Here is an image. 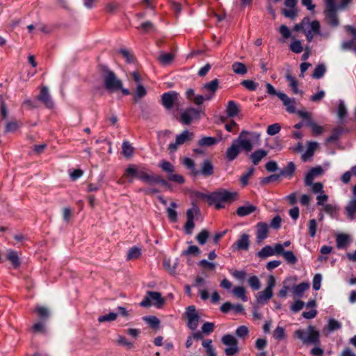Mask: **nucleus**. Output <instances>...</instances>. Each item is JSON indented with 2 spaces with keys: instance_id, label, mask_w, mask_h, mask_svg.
<instances>
[{
  "instance_id": "obj_54",
  "label": "nucleus",
  "mask_w": 356,
  "mask_h": 356,
  "mask_svg": "<svg viewBox=\"0 0 356 356\" xmlns=\"http://www.w3.org/2000/svg\"><path fill=\"white\" fill-rule=\"evenodd\" d=\"M347 109L343 101L340 100L339 103L337 115L340 119H342L346 116Z\"/></svg>"
},
{
  "instance_id": "obj_28",
  "label": "nucleus",
  "mask_w": 356,
  "mask_h": 356,
  "mask_svg": "<svg viewBox=\"0 0 356 356\" xmlns=\"http://www.w3.org/2000/svg\"><path fill=\"white\" fill-rule=\"evenodd\" d=\"M147 95V90L142 84L137 85L136 90L133 94V99L135 103H138L139 100Z\"/></svg>"
},
{
  "instance_id": "obj_55",
  "label": "nucleus",
  "mask_w": 356,
  "mask_h": 356,
  "mask_svg": "<svg viewBox=\"0 0 356 356\" xmlns=\"http://www.w3.org/2000/svg\"><path fill=\"white\" fill-rule=\"evenodd\" d=\"M142 319L149 327L156 329V316H145Z\"/></svg>"
},
{
  "instance_id": "obj_15",
  "label": "nucleus",
  "mask_w": 356,
  "mask_h": 356,
  "mask_svg": "<svg viewBox=\"0 0 356 356\" xmlns=\"http://www.w3.org/2000/svg\"><path fill=\"white\" fill-rule=\"evenodd\" d=\"M256 228L257 241L258 243H261L265 238H267L269 227L266 223L260 222L257 224Z\"/></svg>"
},
{
  "instance_id": "obj_38",
  "label": "nucleus",
  "mask_w": 356,
  "mask_h": 356,
  "mask_svg": "<svg viewBox=\"0 0 356 356\" xmlns=\"http://www.w3.org/2000/svg\"><path fill=\"white\" fill-rule=\"evenodd\" d=\"M7 259L9 260L15 268L20 266V261L17 252L10 251L7 254Z\"/></svg>"
},
{
  "instance_id": "obj_36",
  "label": "nucleus",
  "mask_w": 356,
  "mask_h": 356,
  "mask_svg": "<svg viewBox=\"0 0 356 356\" xmlns=\"http://www.w3.org/2000/svg\"><path fill=\"white\" fill-rule=\"evenodd\" d=\"M322 210L331 217L334 218L337 213L339 208L335 204H326L322 207Z\"/></svg>"
},
{
  "instance_id": "obj_19",
  "label": "nucleus",
  "mask_w": 356,
  "mask_h": 356,
  "mask_svg": "<svg viewBox=\"0 0 356 356\" xmlns=\"http://www.w3.org/2000/svg\"><path fill=\"white\" fill-rule=\"evenodd\" d=\"M241 148L238 146V144L233 140L231 146L227 149L226 152V157L229 161H232L234 160L239 154L241 152Z\"/></svg>"
},
{
  "instance_id": "obj_47",
  "label": "nucleus",
  "mask_w": 356,
  "mask_h": 356,
  "mask_svg": "<svg viewBox=\"0 0 356 356\" xmlns=\"http://www.w3.org/2000/svg\"><path fill=\"white\" fill-rule=\"evenodd\" d=\"M295 170V164L293 162H289L288 165L281 171L280 176H291Z\"/></svg>"
},
{
  "instance_id": "obj_13",
  "label": "nucleus",
  "mask_w": 356,
  "mask_h": 356,
  "mask_svg": "<svg viewBox=\"0 0 356 356\" xmlns=\"http://www.w3.org/2000/svg\"><path fill=\"white\" fill-rule=\"evenodd\" d=\"M277 97L282 102L288 113H294L296 112L295 99L290 98L285 93L282 92H279Z\"/></svg>"
},
{
  "instance_id": "obj_7",
  "label": "nucleus",
  "mask_w": 356,
  "mask_h": 356,
  "mask_svg": "<svg viewBox=\"0 0 356 356\" xmlns=\"http://www.w3.org/2000/svg\"><path fill=\"white\" fill-rule=\"evenodd\" d=\"M160 167L162 170L167 174L166 177L168 180L180 184L184 183L185 180L183 176L173 173L175 171V167L169 161L165 160L161 161L160 163Z\"/></svg>"
},
{
  "instance_id": "obj_25",
  "label": "nucleus",
  "mask_w": 356,
  "mask_h": 356,
  "mask_svg": "<svg viewBox=\"0 0 356 356\" xmlns=\"http://www.w3.org/2000/svg\"><path fill=\"white\" fill-rule=\"evenodd\" d=\"M318 143L316 142L309 141L307 143V151L302 155V159L304 161H307L309 158H311L313 154L315 149L317 147Z\"/></svg>"
},
{
  "instance_id": "obj_42",
  "label": "nucleus",
  "mask_w": 356,
  "mask_h": 356,
  "mask_svg": "<svg viewBox=\"0 0 356 356\" xmlns=\"http://www.w3.org/2000/svg\"><path fill=\"white\" fill-rule=\"evenodd\" d=\"M218 140L214 137L206 136L203 137L198 141V145L202 147L211 146L216 144Z\"/></svg>"
},
{
  "instance_id": "obj_49",
  "label": "nucleus",
  "mask_w": 356,
  "mask_h": 356,
  "mask_svg": "<svg viewBox=\"0 0 356 356\" xmlns=\"http://www.w3.org/2000/svg\"><path fill=\"white\" fill-rule=\"evenodd\" d=\"M222 342L225 345L228 346L237 345V340L236 339V338L234 336H232L231 334H226V335L223 336L222 338Z\"/></svg>"
},
{
  "instance_id": "obj_22",
  "label": "nucleus",
  "mask_w": 356,
  "mask_h": 356,
  "mask_svg": "<svg viewBox=\"0 0 356 356\" xmlns=\"http://www.w3.org/2000/svg\"><path fill=\"white\" fill-rule=\"evenodd\" d=\"M156 301V291H147L143 300L140 302V306L143 307H149Z\"/></svg>"
},
{
  "instance_id": "obj_35",
  "label": "nucleus",
  "mask_w": 356,
  "mask_h": 356,
  "mask_svg": "<svg viewBox=\"0 0 356 356\" xmlns=\"http://www.w3.org/2000/svg\"><path fill=\"white\" fill-rule=\"evenodd\" d=\"M286 79L289 83V86L291 88L294 94H302L298 88V82L289 73L286 75Z\"/></svg>"
},
{
  "instance_id": "obj_16",
  "label": "nucleus",
  "mask_w": 356,
  "mask_h": 356,
  "mask_svg": "<svg viewBox=\"0 0 356 356\" xmlns=\"http://www.w3.org/2000/svg\"><path fill=\"white\" fill-rule=\"evenodd\" d=\"M250 246V236L247 234H243L236 242L233 245L234 250H248Z\"/></svg>"
},
{
  "instance_id": "obj_9",
  "label": "nucleus",
  "mask_w": 356,
  "mask_h": 356,
  "mask_svg": "<svg viewBox=\"0 0 356 356\" xmlns=\"http://www.w3.org/2000/svg\"><path fill=\"white\" fill-rule=\"evenodd\" d=\"M186 318H187V325L192 330H195L198 326L200 316L194 306H189L187 307L185 312Z\"/></svg>"
},
{
  "instance_id": "obj_63",
  "label": "nucleus",
  "mask_w": 356,
  "mask_h": 356,
  "mask_svg": "<svg viewBox=\"0 0 356 356\" xmlns=\"http://www.w3.org/2000/svg\"><path fill=\"white\" fill-rule=\"evenodd\" d=\"M254 170V169L253 168H251L241 176V182L243 186L248 184V179L253 175Z\"/></svg>"
},
{
  "instance_id": "obj_31",
  "label": "nucleus",
  "mask_w": 356,
  "mask_h": 356,
  "mask_svg": "<svg viewBox=\"0 0 356 356\" xmlns=\"http://www.w3.org/2000/svg\"><path fill=\"white\" fill-rule=\"evenodd\" d=\"M309 287V284L306 282L300 283L298 285H296L293 289V294L297 297H301L304 292L307 291Z\"/></svg>"
},
{
  "instance_id": "obj_45",
  "label": "nucleus",
  "mask_w": 356,
  "mask_h": 356,
  "mask_svg": "<svg viewBox=\"0 0 356 356\" xmlns=\"http://www.w3.org/2000/svg\"><path fill=\"white\" fill-rule=\"evenodd\" d=\"M122 154L125 157H130L133 155L134 148L128 141L123 142L122 145Z\"/></svg>"
},
{
  "instance_id": "obj_43",
  "label": "nucleus",
  "mask_w": 356,
  "mask_h": 356,
  "mask_svg": "<svg viewBox=\"0 0 356 356\" xmlns=\"http://www.w3.org/2000/svg\"><path fill=\"white\" fill-rule=\"evenodd\" d=\"M36 312L40 319L42 321H46L49 317V312L47 308L42 306H38L36 307Z\"/></svg>"
},
{
  "instance_id": "obj_1",
  "label": "nucleus",
  "mask_w": 356,
  "mask_h": 356,
  "mask_svg": "<svg viewBox=\"0 0 356 356\" xmlns=\"http://www.w3.org/2000/svg\"><path fill=\"white\" fill-rule=\"evenodd\" d=\"M260 136L261 134L257 132L243 130L234 140L242 150L248 153L252 150L254 145L260 144Z\"/></svg>"
},
{
  "instance_id": "obj_6",
  "label": "nucleus",
  "mask_w": 356,
  "mask_h": 356,
  "mask_svg": "<svg viewBox=\"0 0 356 356\" xmlns=\"http://www.w3.org/2000/svg\"><path fill=\"white\" fill-rule=\"evenodd\" d=\"M237 195L236 193H230L226 190H220L211 194L200 193L198 197L205 199L209 205L216 201L229 202L234 200Z\"/></svg>"
},
{
  "instance_id": "obj_30",
  "label": "nucleus",
  "mask_w": 356,
  "mask_h": 356,
  "mask_svg": "<svg viewBox=\"0 0 356 356\" xmlns=\"http://www.w3.org/2000/svg\"><path fill=\"white\" fill-rule=\"evenodd\" d=\"M232 69L236 74L244 75L248 72V69L245 65L241 62L234 63L232 65Z\"/></svg>"
},
{
  "instance_id": "obj_61",
  "label": "nucleus",
  "mask_w": 356,
  "mask_h": 356,
  "mask_svg": "<svg viewBox=\"0 0 356 356\" xmlns=\"http://www.w3.org/2000/svg\"><path fill=\"white\" fill-rule=\"evenodd\" d=\"M341 325L339 322L335 319H330L327 324V329L330 332H333L336 330L341 328Z\"/></svg>"
},
{
  "instance_id": "obj_33",
  "label": "nucleus",
  "mask_w": 356,
  "mask_h": 356,
  "mask_svg": "<svg viewBox=\"0 0 356 356\" xmlns=\"http://www.w3.org/2000/svg\"><path fill=\"white\" fill-rule=\"evenodd\" d=\"M267 155V152L264 149H259L254 152L251 155L252 161L257 165L260 161Z\"/></svg>"
},
{
  "instance_id": "obj_17",
  "label": "nucleus",
  "mask_w": 356,
  "mask_h": 356,
  "mask_svg": "<svg viewBox=\"0 0 356 356\" xmlns=\"http://www.w3.org/2000/svg\"><path fill=\"white\" fill-rule=\"evenodd\" d=\"M323 170L322 167L317 166L312 168L306 175L305 177V186H309V184H312V181L314 179L323 174Z\"/></svg>"
},
{
  "instance_id": "obj_59",
  "label": "nucleus",
  "mask_w": 356,
  "mask_h": 356,
  "mask_svg": "<svg viewBox=\"0 0 356 356\" xmlns=\"http://www.w3.org/2000/svg\"><path fill=\"white\" fill-rule=\"evenodd\" d=\"M290 49L296 54H299L302 51L303 48L302 47L301 42L299 40L293 41L290 45Z\"/></svg>"
},
{
  "instance_id": "obj_58",
  "label": "nucleus",
  "mask_w": 356,
  "mask_h": 356,
  "mask_svg": "<svg viewBox=\"0 0 356 356\" xmlns=\"http://www.w3.org/2000/svg\"><path fill=\"white\" fill-rule=\"evenodd\" d=\"M281 127L279 124L275 123L270 124L267 128V134L270 136H274L280 132Z\"/></svg>"
},
{
  "instance_id": "obj_51",
  "label": "nucleus",
  "mask_w": 356,
  "mask_h": 356,
  "mask_svg": "<svg viewBox=\"0 0 356 356\" xmlns=\"http://www.w3.org/2000/svg\"><path fill=\"white\" fill-rule=\"evenodd\" d=\"M209 236V232L206 229H203L197 235L196 239L200 245H204L207 242Z\"/></svg>"
},
{
  "instance_id": "obj_52",
  "label": "nucleus",
  "mask_w": 356,
  "mask_h": 356,
  "mask_svg": "<svg viewBox=\"0 0 356 356\" xmlns=\"http://www.w3.org/2000/svg\"><path fill=\"white\" fill-rule=\"evenodd\" d=\"M283 257L287 263L295 264L297 262V258L292 251H285Z\"/></svg>"
},
{
  "instance_id": "obj_46",
  "label": "nucleus",
  "mask_w": 356,
  "mask_h": 356,
  "mask_svg": "<svg viewBox=\"0 0 356 356\" xmlns=\"http://www.w3.org/2000/svg\"><path fill=\"white\" fill-rule=\"evenodd\" d=\"M325 66L323 64L318 65L313 72L312 76L314 79H320L323 76L325 72Z\"/></svg>"
},
{
  "instance_id": "obj_53",
  "label": "nucleus",
  "mask_w": 356,
  "mask_h": 356,
  "mask_svg": "<svg viewBox=\"0 0 356 356\" xmlns=\"http://www.w3.org/2000/svg\"><path fill=\"white\" fill-rule=\"evenodd\" d=\"M248 284L254 290H258L261 287V282L256 276H252L248 279Z\"/></svg>"
},
{
  "instance_id": "obj_27",
  "label": "nucleus",
  "mask_w": 356,
  "mask_h": 356,
  "mask_svg": "<svg viewBox=\"0 0 356 356\" xmlns=\"http://www.w3.org/2000/svg\"><path fill=\"white\" fill-rule=\"evenodd\" d=\"M218 80L216 79H213L211 81L205 83L202 87V90L210 92V94H208L207 95H212L213 97L218 88Z\"/></svg>"
},
{
  "instance_id": "obj_56",
  "label": "nucleus",
  "mask_w": 356,
  "mask_h": 356,
  "mask_svg": "<svg viewBox=\"0 0 356 356\" xmlns=\"http://www.w3.org/2000/svg\"><path fill=\"white\" fill-rule=\"evenodd\" d=\"M199 266H201L202 268H204V269H207V270H215L216 267V263H213V262H209L206 259H202L201 260L200 262H199Z\"/></svg>"
},
{
  "instance_id": "obj_50",
  "label": "nucleus",
  "mask_w": 356,
  "mask_h": 356,
  "mask_svg": "<svg viewBox=\"0 0 356 356\" xmlns=\"http://www.w3.org/2000/svg\"><path fill=\"white\" fill-rule=\"evenodd\" d=\"M182 163L186 168L190 169L194 175H197V174L199 173V172L197 170H196V169L195 168V163H194V161L191 159H190V158H184L183 159Z\"/></svg>"
},
{
  "instance_id": "obj_12",
  "label": "nucleus",
  "mask_w": 356,
  "mask_h": 356,
  "mask_svg": "<svg viewBox=\"0 0 356 356\" xmlns=\"http://www.w3.org/2000/svg\"><path fill=\"white\" fill-rule=\"evenodd\" d=\"M175 58V55L172 52H166L164 51H159L157 54V62L162 67H168L170 65Z\"/></svg>"
},
{
  "instance_id": "obj_44",
  "label": "nucleus",
  "mask_w": 356,
  "mask_h": 356,
  "mask_svg": "<svg viewBox=\"0 0 356 356\" xmlns=\"http://www.w3.org/2000/svg\"><path fill=\"white\" fill-rule=\"evenodd\" d=\"M232 293L236 297L241 298L243 301L246 302L248 300L244 287L236 286L233 289Z\"/></svg>"
},
{
  "instance_id": "obj_3",
  "label": "nucleus",
  "mask_w": 356,
  "mask_h": 356,
  "mask_svg": "<svg viewBox=\"0 0 356 356\" xmlns=\"http://www.w3.org/2000/svg\"><path fill=\"white\" fill-rule=\"evenodd\" d=\"M326 3L325 17L327 23L333 26H338L339 22L336 14L337 10L339 9H343L350 2V0H341V3L339 6L335 4L334 0H325Z\"/></svg>"
},
{
  "instance_id": "obj_20",
  "label": "nucleus",
  "mask_w": 356,
  "mask_h": 356,
  "mask_svg": "<svg viewBox=\"0 0 356 356\" xmlns=\"http://www.w3.org/2000/svg\"><path fill=\"white\" fill-rule=\"evenodd\" d=\"M240 112L239 106L235 102L230 100L227 102L226 106V113L228 117L233 118L236 116Z\"/></svg>"
},
{
  "instance_id": "obj_11",
  "label": "nucleus",
  "mask_w": 356,
  "mask_h": 356,
  "mask_svg": "<svg viewBox=\"0 0 356 356\" xmlns=\"http://www.w3.org/2000/svg\"><path fill=\"white\" fill-rule=\"evenodd\" d=\"M198 118L199 112L193 108H187L180 113L181 122L186 125L190 124L193 119Z\"/></svg>"
},
{
  "instance_id": "obj_64",
  "label": "nucleus",
  "mask_w": 356,
  "mask_h": 356,
  "mask_svg": "<svg viewBox=\"0 0 356 356\" xmlns=\"http://www.w3.org/2000/svg\"><path fill=\"white\" fill-rule=\"evenodd\" d=\"M214 323L207 322L203 324L202 326V332L205 334H211L214 330Z\"/></svg>"
},
{
  "instance_id": "obj_62",
  "label": "nucleus",
  "mask_w": 356,
  "mask_h": 356,
  "mask_svg": "<svg viewBox=\"0 0 356 356\" xmlns=\"http://www.w3.org/2000/svg\"><path fill=\"white\" fill-rule=\"evenodd\" d=\"M136 29L142 30L144 33H148L153 29V24L149 21H146L141 23L138 26H136Z\"/></svg>"
},
{
  "instance_id": "obj_18",
  "label": "nucleus",
  "mask_w": 356,
  "mask_h": 356,
  "mask_svg": "<svg viewBox=\"0 0 356 356\" xmlns=\"http://www.w3.org/2000/svg\"><path fill=\"white\" fill-rule=\"evenodd\" d=\"M177 100V94L174 92L163 94L161 99L163 106L168 110L172 108Z\"/></svg>"
},
{
  "instance_id": "obj_57",
  "label": "nucleus",
  "mask_w": 356,
  "mask_h": 356,
  "mask_svg": "<svg viewBox=\"0 0 356 356\" xmlns=\"http://www.w3.org/2000/svg\"><path fill=\"white\" fill-rule=\"evenodd\" d=\"M295 7L296 6L288 7L289 9H282V13L286 17L294 19L297 15Z\"/></svg>"
},
{
  "instance_id": "obj_40",
  "label": "nucleus",
  "mask_w": 356,
  "mask_h": 356,
  "mask_svg": "<svg viewBox=\"0 0 356 356\" xmlns=\"http://www.w3.org/2000/svg\"><path fill=\"white\" fill-rule=\"evenodd\" d=\"M336 241L338 248H343L349 242V236L343 234H339L337 236Z\"/></svg>"
},
{
  "instance_id": "obj_48",
  "label": "nucleus",
  "mask_w": 356,
  "mask_h": 356,
  "mask_svg": "<svg viewBox=\"0 0 356 356\" xmlns=\"http://www.w3.org/2000/svg\"><path fill=\"white\" fill-rule=\"evenodd\" d=\"M118 317V314L115 312H110L108 314L99 316L98 318L99 323H104L106 321H115Z\"/></svg>"
},
{
  "instance_id": "obj_10",
  "label": "nucleus",
  "mask_w": 356,
  "mask_h": 356,
  "mask_svg": "<svg viewBox=\"0 0 356 356\" xmlns=\"http://www.w3.org/2000/svg\"><path fill=\"white\" fill-rule=\"evenodd\" d=\"M37 99L41 102L47 108L51 109L54 106V101L49 93V88L47 86H42L41 88L40 94L37 97Z\"/></svg>"
},
{
  "instance_id": "obj_60",
  "label": "nucleus",
  "mask_w": 356,
  "mask_h": 356,
  "mask_svg": "<svg viewBox=\"0 0 356 356\" xmlns=\"http://www.w3.org/2000/svg\"><path fill=\"white\" fill-rule=\"evenodd\" d=\"M273 337L277 340H282L285 337V330L282 327L278 326L273 332Z\"/></svg>"
},
{
  "instance_id": "obj_24",
  "label": "nucleus",
  "mask_w": 356,
  "mask_h": 356,
  "mask_svg": "<svg viewBox=\"0 0 356 356\" xmlns=\"http://www.w3.org/2000/svg\"><path fill=\"white\" fill-rule=\"evenodd\" d=\"M346 211L350 220H354L356 215V197L353 198L346 207Z\"/></svg>"
},
{
  "instance_id": "obj_4",
  "label": "nucleus",
  "mask_w": 356,
  "mask_h": 356,
  "mask_svg": "<svg viewBox=\"0 0 356 356\" xmlns=\"http://www.w3.org/2000/svg\"><path fill=\"white\" fill-rule=\"evenodd\" d=\"M294 336L299 339L304 344L317 345L320 342V334L316 328L309 325L305 330H298L294 332Z\"/></svg>"
},
{
  "instance_id": "obj_2",
  "label": "nucleus",
  "mask_w": 356,
  "mask_h": 356,
  "mask_svg": "<svg viewBox=\"0 0 356 356\" xmlns=\"http://www.w3.org/2000/svg\"><path fill=\"white\" fill-rule=\"evenodd\" d=\"M123 177L128 179L129 182H132L134 179L136 178L152 186L156 184V177L149 175L134 165H129L127 167L124 172Z\"/></svg>"
},
{
  "instance_id": "obj_26",
  "label": "nucleus",
  "mask_w": 356,
  "mask_h": 356,
  "mask_svg": "<svg viewBox=\"0 0 356 356\" xmlns=\"http://www.w3.org/2000/svg\"><path fill=\"white\" fill-rule=\"evenodd\" d=\"M256 207L251 204H246L238 207L236 210V213L239 216H248L256 210Z\"/></svg>"
},
{
  "instance_id": "obj_41",
  "label": "nucleus",
  "mask_w": 356,
  "mask_h": 356,
  "mask_svg": "<svg viewBox=\"0 0 356 356\" xmlns=\"http://www.w3.org/2000/svg\"><path fill=\"white\" fill-rule=\"evenodd\" d=\"M343 128L340 127H335L332 131V134L329 138L327 139V142L328 143H334L337 141L339 137L341 136V134L343 133Z\"/></svg>"
},
{
  "instance_id": "obj_29",
  "label": "nucleus",
  "mask_w": 356,
  "mask_h": 356,
  "mask_svg": "<svg viewBox=\"0 0 356 356\" xmlns=\"http://www.w3.org/2000/svg\"><path fill=\"white\" fill-rule=\"evenodd\" d=\"M119 53L123 56L124 58H125L127 63L130 64L136 63V58L131 50L127 49H120L119 50Z\"/></svg>"
},
{
  "instance_id": "obj_23",
  "label": "nucleus",
  "mask_w": 356,
  "mask_h": 356,
  "mask_svg": "<svg viewBox=\"0 0 356 356\" xmlns=\"http://www.w3.org/2000/svg\"><path fill=\"white\" fill-rule=\"evenodd\" d=\"M200 172L204 177L212 175L213 174V166L211 162L209 160L204 161Z\"/></svg>"
},
{
  "instance_id": "obj_21",
  "label": "nucleus",
  "mask_w": 356,
  "mask_h": 356,
  "mask_svg": "<svg viewBox=\"0 0 356 356\" xmlns=\"http://www.w3.org/2000/svg\"><path fill=\"white\" fill-rule=\"evenodd\" d=\"M273 294V291H268L266 289L262 291L259 292L256 296L257 303L259 305L265 304L272 298Z\"/></svg>"
},
{
  "instance_id": "obj_8",
  "label": "nucleus",
  "mask_w": 356,
  "mask_h": 356,
  "mask_svg": "<svg viewBox=\"0 0 356 356\" xmlns=\"http://www.w3.org/2000/svg\"><path fill=\"white\" fill-rule=\"evenodd\" d=\"M193 137L194 134L193 132H191L187 129L183 131L176 136L175 141L169 145V149L171 152L176 151L179 146L193 140Z\"/></svg>"
},
{
  "instance_id": "obj_39",
  "label": "nucleus",
  "mask_w": 356,
  "mask_h": 356,
  "mask_svg": "<svg viewBox=\"0 0 356 356\" xmlns=\"http://www.w3.org/2000/svg\"><path fill=\"white\" fill-rule=\"evenodd\" d=\"M141 254V250L139 248L136 246H133L131 248L129 249L127 255V260H132L136 259L140 257Z\"/></svg>"
},
{
  "instance_id": "obj_32",
  "label": "nucleus",
  "mask_w": 356,
  "mask_h": 356,
  "mask_svg": "<svg viewBox=\"0 0 356 356\" xmlns=\"http://www.w3.org/2000/svg\"><path fill=\"white\" fill-rule=\"evenodd\" d=\"M177 205L175 202H171L170 207L167 208L168 217L172 222H176L177 220V214L175 211Z\"/></svg>"
},
{
  "instance_id": "obj_34",
  "label": "nucleus",
  "mask_w": 356,
  "mask_h": 356,
  "mask_svg": "<svg viewBox=\"0 0 356 356\" xmlns=\"http://www.w3.org/2000/svg\"><path fill=\"white\" fill-rule=\"evenodd\" d=\"M273 255H275V251L270 245H266L257 253V256L261 259H266Z\"/></svg>"
},
{
  "instance_id": "obj_37",
  "label": "nucleus",
  "mask_w": 356,
  "mask_h": 356,
  "mask_svg": "<svg viewBox=\"0 0 356 356\" xmlns=\"http://www.w3.org/2000/svg\"><path fill=\"white\" fill-rule=\"evenodd\" d=\"M163 265L166 270H168L170 273H175V270L178 265V260L175 259L174 260L170 259H165L163 261Z\"/></svg>"
},
{
  "instance_id": "obj_14",
  "label": "nucleus",
  "mask_w": 356,
  "mask_h": 356,
  "mask_svg": "<svg viewBox=\"0 0 356 356\" xmlns=\"http://www.w3.org/2000/svg\"><path fill=\"white\" fill-rule=\"evenodd\" d=\"M307 26H309L312 29L315 33H319V22L316 20L310 22L308 18H304L300 24L295 26L294 29L297 31H302L304 32Z\"/></svg>"
},
{
  "instance_id": "obj_5",
  "label": "nucleus",
  "mask_w": 356,
  "mask_h": 356,
  "mask_svg": "<svg viewBox=\"0 0 356 356\" xmlns=\"http://www.w3.org/2000/svg\"><path fill=\"white\" fill-rule=\"evenodd\" d=\"M101 70L103 72L104 86L108 90L114 92L122 89V82L117 78L114 72L105 65L101 67Z\"/></svg>"
}]
</instances>
